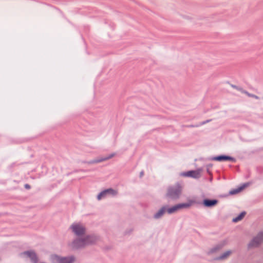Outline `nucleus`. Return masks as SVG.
Segmentation results:
<instances>
[{
  "label": "nucleus",
  "mask_w": 263,
  "mask_h": 263,
  "mask_svg": "<svg viewBox=\"0 0 263 263\" xmlns=\"http://www.w3.org/2000/svg\"><path fill=\"white\" fill-rule=\"evenodd\" d=\"M217 200H208L205 199L203 200V204L207 207H211L215 205L217 203Z\"/></svg>",
  "instance_id": "nucleus-10"
},
{
  "label": "nucleus",
  "mask_w": 263,
  "mask_h": 263,
  "mask_svg": "<svg viewBox=\"0 0 263 263\" xmlns=\"http://www.w3.org/2000/svg\"><path fill=\"white\" fill-rule=\"evenodd\" d=\"M214 160L222 161H235V159L227 156H219L215 157L213 158Z\"/></svg>",
  "instance_id": "nucleus-8"
},
{
  "label": "nucleus",
  "mask_w": 263,
  "mask_h": 263,
  "mask_svg": "<svg viewBox=\"0 0 263 263\" xmlns=\"http://www.w3.org/2000/svg\"><path fill=\"white\" fill-rule=\"evenodd\" d=\"M232 253L231 251H228L224 253L221 256L219 257L220 259H223L227 258L229 256H230Z\"/></svg>",
  "instance_id": "nucleus-17"
},
{
  "label": "nucleus",
  "mask_w": 263,
  "mask_h": 263,
  "mask_svg": "<svg viewBox=\"0 0 263 263\" xmlns=\"http://www.w3.org/2000/svg\"><path fill=\"white\" fill-rule=\"evenodd\" d=\"M165 208H162L154 216L155 218H159L165 212Z\"/></svg>",
  "instance_id": "nucleus-14"
},
{
  "label": "nucleus",
  "mask_w": 263,
  "mask_h": 263,
  "mask_svg": "<svg viewBox=\"0 0 263 263\" xmlns=\"http://www.w3.org/2000/svg\"><path fill=\"white\" fill-rule=\"evenodd\" d=\"M115 195V191L112 189H108L101 192L97 196V199L99 200L102 199L113 197Z\"/></svg>",
  "instance_id": "nucleus-5"
},
{
  "label": "nucleus",
  "mask_w": 263,
  "mask_h": 263,
  "mask_svg": "<svg viewBox=\"0 0 263 263\" xmlns=\"http://www.w3.org/2000/svg\"><path fill=\"white\" fill-rule=\"evenodd\" d=\"M74 261L72 257H61L56 255H53L51 256V261L52 263H72Z\"/></svg>",
  "instance_id": "nucleus-3"
},
{
  "label": "nucleus",
  "mask_w": 263,
  "mask_h": 263,
  "mask_svg": "<svg viewBox=\"0 0 263 263\" xmlns=\"http://www.w3.org/2000/svg\"><path fill=\"white\" fill-rule=\"evenodd\" d=\"M112 157H113V155H111L109 156V157H101L100 158H98V159L93 160L90 163H100V162H101L102 161H106V160H108V159H109V158H111Z\"/></svg>",
  "instance_id": "nucleus-12"
},
{
  "label": "nucleus",
  "mask_w": 263,
  "mask_h": 263,
  "mask_svg": "<svg viewBox=\"0 0 263 263\" xmlns=\"http://www.w3.org/2000/svg\"><path fill=\"white\" fill-rule=\"evenodd\" d=\"M200 173L201 171L200 170L190 171L181 173V176L184 177H192L194 178H198L200 177Z\"/></svg>",
  "instance_id": "nucleus-7"
},
{
  "label": "nucleus",
  "mask_w": 263,
  "mask_h": 263,
  "mask_svg": "<svg viewBox=\"0 0 263 263\" xmlns=\"http://www.w3.org/2000/svg\"><path fill=\"white\" fill-rule=\"evenodd\" d=\"M25 187L27 188V189H29L30 188V186L28 184H26L25 185Z\"/></svg>",
  "instance_id": "nucleus-18"
},
{
  "label": "nucleus",
  "mask_w": 263,
  "mask_h": 263,
  "mask_svg": "<svg viewBox=\"0 0 263 263\" xmlns=\"http://www.w3.org/2000/svg\"><path fill=\"white\" fill-rule=\"evenodd\" d=\"M24 254L29 257L33 263L37 262V257L35 253L32 251H27L24 253Z\"/></svg>",
  "instance_id": "nucleus-9"
},
{
  "label": "nucleus",
  "mask_w": 263,
  "mask_h": 263,
  "mask_svg": "<svg viewBox=\"0 0 263 263\" xmlns=\"http://www.w3.org/2000/svg\"><path fill=\"white\" fill-rule=\"evenodd\" d=\"M70 228L72 232L77 235H81L85 233V229L84 227L79 223L72 224Z\"/></svg>",
  "instance_id": "nucleus-4"
},
{
  "label": "nucleus",
  "mask_w": 263,
  "mask_h": 263,
  "mask_svg": "<svg viewBox=\"0 0 263 263\" xmlns=\"http://www.w3.org/2000/svg\"><path fill=\"white\" fill-rule=\"evenodd\" d=\"M263 241V232L260 233L249 244V247H255Z\"/></svg>",
  "instance_id": "nucleus-6"
},
{
  "label": "nucleus",
  "mask_w": 263,
  "mask_h": 263,
  "mask_svg": "<svg viewBox=\"0 0 263 263\" xmlns=\"http://www.w3.org/2000/svg\"><path fill=\"white\" fill-rule=\"evenodd\" d=\"M182 186L180 184H176L168 189L167 197L172 199L178 198L181 194Z\"/></svg>",
  "instance_id": "nucleus-2"
},
{
  "label": "nucleus",
  "mask_w": 263,
  "mask_h": 263,
  "mask_svg": "<svg viewBox=\"0 0 263 263\" xmlns=\"http://www.w3.org/2000/svg\"><path fill=\"white\" fill-rule=\"evenodd\" d=\"M195 202V201L194 200H191L189 201L187 203L178 204L179 210L183 208H188Z\"/></svg>",
  "instance_id": "nucleus-11"
},
{
  "label": "nucleus",
  "mask_w": 263,
  "mask_h": 263,
  "mask_svg": "<svg viewBox=\"0 0 263 263\" xmlns=\"http://www.w3.org/2000/svg\"><path fill=\"white\" fill-rule=\"evenodd\" d=\"M245 212L241 213L237 217L233 219V221L236 222L241 220L245 217Z\"/></svg>",
  "instance_id": "nucleus-15"
},
{
  "label": "nucleus",
  "mask_w": 263,
  "mask_h": 263,
  "mask_svg": "<svg viewBox=\"0 0 263 263\" xmlns=\"http://www.w3.org/2000/svg\"><path fill=\"white\" fill-rule=\"evenodd\" d=\"M97 238L94 236H87L84 238H80L74 240L71 247L73 249H80L95 243Z\"/></svg>",
  "instance_id": "nucleus-1"
},
{
  "label": "nucleus",
  "mask_w": 263,
  "mask_h": 263,
  "mask_svg": "<svg viewBox=\"0 0 263 263\" xmlns=\"http://www.w3.org/2000/svg\"><path fill=\"white\" fill-rule=\"evenodd\" d=\"M247 186V184H243V185H242L241 186L239 187V188H238L237 189H235V190L231 191L230 192V194L231 195L237 194V193H239L240 192H241L242 190H243Z\"/></svg>",
  "instance_id": "nucleus-13"
},
{
  "label": "nucleus",
  "mask_w": 263,
  "mask_h": 263,
  "mask_svg": "<svg viewBox=\"0 0 263 263\" xmlns=\"http://www.w3.org/2000/svg\"><path fill=\"white\" fill-rule=\"evenodd\" d=\"M178 210H179V208H178V206L177 204V205H176L171 208H168L167 210V212L169 214H172V213L176 212Z\"/></svg>",
  "instance_id": "nucleus-16"
}]
</instances>
